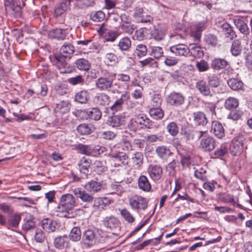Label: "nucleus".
Returning a JSON list of instances; mask_svg holds the SVG:
<instances>
[{"label": "nucleus", "mask_w": 252, "mask_h": 252, "mask_svg": "<svg viewBox=\"0 0 252 252\" xmlns=\"http://www.w3.org/2000/svg\"><path fill=\"white\" fill-rule=\"evenodd\" d=\"M75 205V199L73 195L69 193L63 194L56 209L57 215L66 218L75 217L77 215L76 211L74 210Z\"/></svg>", "instance_id": "obj_1"}, {"label": "nucleus", "mask_w": 252, "mask_h": 252, "mask_svg": "<svg viewBox=\"0 0 252 252\" xmlns=\"http://www.w3.org/2000/svg\"><path fill=\"white\" fill-rule=\"evenodd\" d=\"M76 149L80 154L94 157H98L106 151L103 146H92L79 144L76 146Z\"/></svg>", "instance_id": "obj_2"}, {"label": "nucleus", "mask_w": 252, "mask_h": 252, "mask_svg": "<svg viewBox=\"0 0 252 252\" xmlns=\"http://www.w3.org/2000/svg\"><path fill=\"white\" fill-rule=\"evenodd\" d=\"M153 122L143 114L137 116L135 119H131L130 124L128 125L130 129L135 130L137 128H151L153 126Z\"/></svg>", "instance_id": "obj_3"}, {"label": "nucleus", "mask_w": 252, "mask_h": 252, "mask_svg": "<svg viewBox=\"0 0 252 252\" xmlns=\"http://www.w3.org/2000/svg\"><path fill=\"white\" fill-rule=\"evenodd\" d=\"M116 74L112 73L108 76H104L95 81V88L100 91L109 90L112 88Z\"/></svg>", "instance_id": "obj_4"}, {"label": "nucleus", "mask_w": 252, "mask_h": 252, "mask_svg": "<svg viewBox=\"0 0 252 252\" xmlns=\"http://www.w3.org/2000/svg\"><path fill=\"white\" fill-rule=\"evenodd\" d=\"M129 204L131 208L135 210H145L148 206V201L141 196H134L129 199Z\"/></svg>", "instance_id": "obj_5"}, {"label": "nucleus", "mask_w": 252, "mask_h": 252, "mask_svg": "<svg viewBox=\"0 0 252 252\" xmlns=\"http://www.w3.org/2000/svg\"><path fill=\"white\" fill-rule=\"evenodd\" d=\"M128 157L123 152L118 151L110 155V159L114 166L118 167L128 164Z\"/></svg>", "instance_id": "obj_6"}, {"label": "nucleus", "mask_w": 252, "mask_h": 252, "mask_svg": "<svg viewBox=\"0 0 252 252\" xmlns=\"http://www.w3.org/2000/svg\"><path fill=\"white\" fill-rule=\"evenodd\" d=\"M244 137L242 135L236 136L232 141L230 146V151L233 156H237L243 150Z\"/></svg>", "instance_id": "obj_7"}, {"label": "nucleus", "mask_w": 252, "mask_h": 252, "mask_svg": "<svg viewBox=\"0 0 252 252\" xmlns=\"http://www.w3.org/2000/svg\"><path fill=\"white\" fill-rule=\"evenodd\" d=\"M147 172L155 182L161 180L163 176L162 168L158 164H150L147 168Z\"/></svg>", "instance_id": "obj_8"}, {"label": "nucleus", "mask_w": 252, "mask_h": 252, "mask_svg": "<svg viewBox=\"0 0 252 252\" xmlns=\"http://www.w3.org/2000/svg\"><path fill=\"white\" fill-rule=\"evenodd\" d=\"M57 66L61 73H71L73 68L65 61V59L60 56H54Z\"/></svg>", "instance_id": "obj_9"}, {"label": "nucleus", "mask_w": 252, "mask_h": 252, "mask_svg": "<svg viewBox=\"0 0 252 252\" xmlns=\"http://www.w3.org/2000/svg\"><path fill=\"white\" fill-rule=\"evenodd\" d=\"M125 116L122 114L113 115L109 116L106 121V124L112 127H118L125 123Z\"/></svg>", "instance_id": "obj_10"}, {"label": "nucleus", "mask_w": 252, "mask_h": 252, "mask_svg": "<svg viewBox=\"0 0 252 252\" xmlns=\"http://www.w3.org/2000/svg\"><path fill=\"white\" fill-rule=\"evenodd\" d=\"M216 140L212 136L204 137L200 142V147L205 152H210L214 149Z\"/></svg>", "instance_id": "obj_11"}, {"label": "nucleus", "mask_w": 252, "mask_h": 252, "mask_svg": "<svg viewBox=\"0 0 252 252\" xmlns=\"http://www.w3.org/2000/svg\"><path fill=\"white\" fill-rule=\"evenodd\" d=\"M47 35L49 38L59 41L64 40L66 36V30L56 28L47 31Z\"/></svg>", "instance_id": "obj_12"}, {"label": "nucleus", "mask_w": 252, "mask_h": 252, "mask_svg": "<svg viewBox=\"0 0 252 252\" xmlns=\"http://www.w3.org/2000/svg\"><path fill=\"white\" fill-rule=\"evenodd\" d=\"M82 241L88 246L94 244L96 241V233L94 230L88 229L83 234Z\"/></svg>", "instance_id": "obj_13"}, {"label": "nucleus", "mask_w": 252, "mask_h": 252, "mask_svg": "<svg viewBox=\"0 0 252 252\" xmlns=\"http://www.w3.org/2000/svg\"><path fill=\"white\" fill-rule=\"evenodd\" d=\"M166 100L170 105L177 106L184 103L185 98L182 94L173 92L168 95Z\"/></svg>", "instance_id": "obj_14"}, {"label": "nucleus", "mask_w": 252, "mask_h": 252, "mask_svg": "<svg viewBox=\"0 0 252 252\" xmlns=\"http://www.w3.org/2000/svg\"><path fill=\"white\" fill-rule=\"evenodd\" d=\"M170 51L177 56H186L189 53V48L184 44H178L170 47Z\"/></svg>", "instance_id": "obj_15"}, {"label": "nucleus", "mask_w": 252, "mask_h": 252, "mask_svg": "<svg viewBox=\"0 0 252 252\" xmlns=\"http://www.w3.org/2000/svg\"><path fill=\"white\" fill-rule=\"evenodd\" d=\"M74 52V46L69 43H65L62 46L60 49V53L55 54L54 56H60L65 59H70Z\"/></svg>", "instance_id": "obj_16"}, {"label": "nucleus", "mask_w": 252, "mask_h": 252, "mask_svg": "<svg viewBox=\"0 0 252 252\" xmlns=\"http://www.w3.org/2000/svg\"><path fill=\"white\" fill-rule=\"evenodd\" d=\"M166 34V29L159 25L155 26L151 32V37L155 40H162Z\"/></svg>", "instance_id": "obj_17"}, {"label": "nucleus", "mask_w": 252, "mask_h": 252, "mask_svg": "<svg viewBox=\"0 0 252 252\" xmlns=\"http://www.w3.org/2000/svg\"><path fill=\"white\" fill-rule=\"evenodd\" d=\"M102 187V182H99L94 180L88 182L84 186L86 190L92 193H96L100 191Z\"/></svg>", "instance_id": "obj_18"}, {"label": "nucleus", "mask_w": 252, "mask_h": 252, "mask_svg": "<svg viewBox=\"0 0 252 252\" xmlns=\"http://www.w3.org/2000/svg\"><path fill=\"white\" fill-rule=\"evenodd\" d=\"M156 153L160 158L165 161H167L168 158L173 155L169 148L163 145L158 146L156 149Z\"/></svg>", "instance_id": "obj_19"}, {"label": "nucleus", "mask_w": 252, "mask_h": 252, "mask_svg": "<svg viewBox=\"0 0 252 252\" xmlns=\"http://www.w3.org/2000/svg\"><path fill=\"white\" fill-rule=\"evenodd\" d=\"M91 161L90 159L82 158L78 163L80 172L84 174V177H87L90 171L89 169L91 166Z\"/></svg>", "instance_id": "obj_20"}, {"label": "nucleus", "mask_w": 252, "mask_h": 252, "mask_svg": "<svg viewBox=\"0 0 252 252\" xmlns=\"http://www.w3.org/2000/svg\"><path fill=\"white\" fill-rule=\"evenodd\" d=\"M18 0H5L4 6L7 12H15L17 13H20L21 7L19 5Z\"/></svg>", "instance_id": "obj_21"}, {"label": "nucleus", "mask_w": 252, "mask_h": 252, "mask_svg": "<svg viewBox=\"0 0 252 252\" xmlns=\"http://www.w3.org/2000/svg\"><path fill=\"white\" fill-rule=\"evenodd\" d=\"M138 186L144 192H149L151 189V185L148 178L145 175H141L138 179Z\"/></svg>", "instance_id": "obj_22"}, {"label": "nucleus", "mask_w": 252, "mask_h": 252, "mask_svg": "<svg viewBox=\"0 0 252 252\" xmlns=\"http://www.w3.org/2000/svg\"><path fill=\"white\" fill-rule=\"evenodd\" d=\"M228 65V62L224 59L215 58L211 64V67L215 70H220Z\"/></svg>", "instance_id": "obj_23"}, {"label": "nucleus", "mask_w": 252, "mask_h": 252, "mask_svg": "<svg viewBox=\"0 0 252 252\" xmlns=\"http://www.w3.org/2000/svg\"><path fill=\"white\" fill-rule=\"evenodd\" d=\"M194 123L199 126H205L208 123V120L205 114L201 111L194 112L192 114Z\"/></svg>", "instance_id": "obj_24"}, {"label": "nucleus", "mask_w": 252, "mask_h": 252, "mask_svg": "<svg viewBox=\"0 0 252 252\" xmlns=\"http://www.w3.org/2000/svg\"><path fill=\"white\" fill-rule=\"evenodd\" d=\"M227 83L233 91H239L244 90L243 82L238 78H230L227 80Z\"/></svg>", "instance_id": "obj_25"}, {"label": "nucleus", "mask_w": 252, "mask_h": 252, "mask_svg": "<svg viewBox=\"0 0 252 252\" xmlns=\"http://www.w3.org/2000/svg\"><path fill=\"white\" fill-rule=\"evenodd\" d=\"M211 131L219 138H221L224 136V129L221 124L218 121L212 122Z\"/></svg>", "instance_id": "obj_26"}, {"label": "nucleus", "mask_w": 252, "mask_h": 252, "mask_svg": "<svg viewBox=\"0 0 252 252\" xmlns=\"http://www.w3.org/2000/svg\"><path fill=\"white\" fill-rule=\"evenodd\" d=\"M74 193L77 197L84 202H91L94 199V196L87 193L86 190H82L79 188L75 189L74 190Z\"/></svg>", "instance_id": "obj_27"}, {"label": "nucleus", "mask_w": 252, "mask_h": 252, "mask_svg": "<svg viewBox=\"0 0 252 252\" xmlns=\"http://www.w3.org/2000/svg\"><path fill=\"white\" fill-rule=\"evenodd\" d=\"M104 225L110 229L113 230L117 228L119 225V221L115 217H106L103 220Z\"/></svg>", "instance_id": "obj_28"}, {"label": "nucleus", "mask_w": 252, "mask_h": 252, "mask_svg": "<svg viewBox=\"0 0 252 252\" xmlns=\"http://www.w3.org/2000/svg\"><path fill=\"white\" fill-rule=\"evenodd\" d=\"M41 226L45 231L54 232L56 230L57 223L52 219L46 218L42 220Z\"/></svg>", "instance_id": "obj_29"}, {"label": "nucleus", "mask_w": 252, "mask_h": 252, "mask_svg": "<svg viewBox=\"0 0 252 252\" xmlns=\"http://www.w3.org/2000/svg\"><path fill=\"white\" fill-rule=\"evenodd\" d=\"M127 98L128 97L126 93L123 94L121 98L117 99L111 106L107 108L106 110L109 109L112 111L113 113L122 110L123 108V104L124 101V99H127Z\"/></svg>", "instance_id": "obj_30"}, {"label": "nucleus", "mask_w": 252, "mask_h": 252, "mask_svg": "<svg viewBox=\"0 0 252 252\" xmlns=\"http://www.w3.org/2000/svg\"><path fill=\"white\" fill-rule=\"evenodd\" d=\"M94 100L97 105L105 106L109 103L110 97L104 93H100L94 97Z\"/></svg>", "instance_id": "obj_31"}, {"label": "nucleus", "mask_w": 252, "mask_h": 252, "mask_svg": "<svg viewBox=\"0 0 252 252\" xmlns=\"http://www.w3.org/2000/svg\"><path fill=\"white\" fill-rule=\"evenodd\" d=\"M221 28L225 37L231 40L236 37L237 35L229 24L225 23L222 25Z\"/></svg>", "instance_id": "obj_32"}, {"label": "nucleus", "mask_w": 252, "mask_h": 252, "mask_svg": "<svg viewBox=\"0 0 252 252\" xmlns=\"http://www.w3.org/2000/svg\"><path fill=\"white\" fill-rule=\"evenodd\" d=\"M190 55L195 58H201L204 55V51L202 48L196 44H190L189 47Z\"/></svg>", "instance_id": "obj_33"}, {"label": "nucleus", "mask_w": 252, "mask_h": 252, "mask_svg": "<svg viewBox=\"0 0 252 252\" xmlns=\"http://www.w3.org/2000/svg\"><path fill=\"white\" fill-rule=\"evenodd\" d=\"M196 88L200 94L205 96L211 95V91L206 82L204 80H200L196 83Z\"/></svg>", "instance_id": "obj_34"}, {"label": "nucleus", "mask_w": 252, "mask_h": 252, "mask_svg": "<svg viewBox=\"0 0 252 252\" xmlns=\"http://www.w3.org/2000/svg\"><path fill=\"white\" fill-rule=\"evenodd\" d=\"M89 99V93L86 90H81L76 93L74 100L81 104H86Z\"/></svg>", "instance_id": "obj_35"}, {"label": "nucleus", "mask_w": 252, "mask_h": 252, "mask_svg": "<svg viewBox=\"0 0 252 252\" xmlns=\"http://www.w3.org/2000/svg\"><path fill=\"white\" fill-rule=\"evenodd\" d=\"M69 8L67 2L64 0L57 4L54 9V15L56 17L60 16L61 15L66 12Z\"/></svg>", "instance_id": "obj_36"}, {"label": "nucleus", "mask_w": 252, "mask_h": 252, "mask_svg": "<svg viewBox=\"0 0 252 252\" xmlns=\"http://www.w3.org/2000/svg\"><path fill=\"white\" fill-rule=\"evenodd\" d=\"M131 46V41L127 36L122 38L118 44V47L121 51H128Z\"/></svg>", "instance_id": "obj_37"}, {"label": "nucleus", "mask_w": 252, "mask_h": 252, "mask_svg": "<svg viewBox=\"0 0 252 252\" xmlns=\"http://www.w3.org/2000/svg\"><path fill=\"white\" fill-rule=\"evenodd\" d=\"M70 108V104L67 100H63L57 104L55 110L57 112L62 114H65L69 112Z\"/></svg>", "instance_id": "obj_38"}, {"label": "nucleus", "mask_w": 252, "mask_h": 252, "mask_svg": "<svg viewBox=\"0 0 252 252\" xmlns=\"http://www.w3.org/2000/svg\"><path fill=\"white\" fill-rule=\"evenodd\" d=\"M234 23L239 31L244 35H248L250 33V30L245 22L240 19L234 20Z\"/></svg>", "instance_id": "obj_39"}, {"label": "nucleus", "mask_w": 252, "mask_h": 252, "mask_svg": "<svg viewBox=\"0 0 252 252\" xmlns=\"http://www.w3.org/2000/svg\"><path fill=\"white\" fill-rule=\"evenodd\" d=\"M205 133V131H185L183 134L184 138L185 139L186 141H189L194 139V137L196 136L197 139L201 138L203 134Z\"/></svg>", "instance_id": "obj_40"}, {"label": "nucleus", "mask_w": 252, "mask_h": 252, "mask_svg": "<svg viewBox=\"0 0 252 252\" xmlns=\"http://www.w3.org/2000/svg\"><path fill=\"white\" fill-rule=\"evenodd\" d=\"M239 104V100L233 97H229L225 100L224 104V107L229 110L236 109Z\"/></svg>", "instance_id": "obj_41"}, {"label": "nucleus", "mask_w": 252, "mask_h": 252, "mask_svg": "<svg viewBox=\"0 0 252 252\" xmlns=\"http://www.w3.org/2000/svg\"><path fill=\"white\" fill-rule=\"evenodd\" d=\"M75 64L76 67L80 70L88 71L90 69L91 66L89 61L84 58L77 60Z\"/></svg>", "instance_id": "obj_42"}, {"label": "nucleus", "mask_w": 252, "mask_h": 252, "mask_svg": "<svg viewBox=\"0 0 252 252\" xmlns=\"http://www.w3.org/2000/svg\"><path fill=\"white\" fill-rule=\"evenodd\" d=\"M241 41L239 39L234 40L232 43L230 52L234 56H238L242 51Z\"/></svg>", "instance_id": "obj_43"}, {"label": "nucleus", "mask_w": 252, "mask_h": 252, "mask_svg": "<svg viewBox=\"0 0 252 252\" xmlns=\"http://www.w3.org/2000/svg\"><path fill=\"white\" fill-rule=\"evenodd\" d=\"M111 203L110 200L107 197H99L95 199L93 206L96 208L103 209Z\"/></svg>", "instance_id": "obj_44"}, {"label": "nucleus", "mask_w": 252, "mask_h": 252, "mask_svg": "<svg viewBox=\"0 0 252 252\" xmlns=\"http://www.w3.org/2000/svg\"><path fill=\"white\" fill-rule=\"evenodd\" d=\"M67 237L66 236H59L54 240V246L56 248L63 249L67 246Z\"/></svg>", "instance_id": "obj_45"}, {"label": "nucleus", "mask_w": 252, "mask_h": 252, "mask_svg": "<svg viewBox=\"0 0 252 252\" xmlns=\"http://www.w3.org/2000/svg\"><path fill=\"white\" fill-rule=\"evenodd\" d=\"M151 117L156 120L161 119L164 116L163 111L159 107H153L149 110Z\"/></svg>", "instance_id": "obj_46"}, {"label": "nucleus", "mask_w": 252, "mask_h": 252, "mask_svg": "<svg viewBox=\"0 0 252 252\" xmlns=\"http://www.w3.org/2000/svg\"><path fill=\"white\" fill-rule=\"evenodd\" d=\"M89 118L95 121H98L100 119L102 113L100 109L97 107L92 108L87 112Z\"/></svg>", "instance_id": "obj_47"}, {"label": "nucleus", "mask_w": 252, "mask_h": 252, "mask_svg": "<svg viewBox=\"0 0 252 252\" xmlns=\"http://www.w3.org/2000/svg\"><path fill=\"white\" fill-rule=\"evenodd\" d=\"M94 171L97 174H101L107 170V167L100 160H95L94 163Z\"/></svg>", "instance_id": "obj_48"}, {"label": "nucleus", "mask_w": 252, "mask_h": 252, "mask_svg": "<svg viewBox=\"0 0 252 252\" xmlns=\"http://www.w3.org/2000/svg\"><path fill=\"white\" fill-rule=\"evenodd\" d=\"M69 238L73 241L76 242L80 240L81 238V232L79 227H74L72 228L70 234Z\"/></svg>", "instance_id": "obj_49"}, {"label": "nucleus", "mask_w": 252, "mask_h": 252, "mask_svg": "<svg viewBox=\"0 0 252 252\" xmlns=\"http://www.w3.org/2000/svg\"><path fill=\"white\" fill-rule=\"evenodd\" d=\"M77 131L82 135H88L92 133V127L90 125L82 124L78 126Z\"/></svg>", "instance_id": "obj_50"}, {"label": "nucleus", "mask_w": 252, "mask_h": 252, "mask_svg": "<svg viewBox=\"0 0 252 252\" xmlns=\"http://www.w3.org/2000/svg\"><path fill=\"white\" fill-rule=\"evenodd\" d=\"M228 151V147L225 144H222L217 148L214 153V155L216 158H219L224 156Z\"/></svg>", "instance_id": "obj_51"}, {"label": "nucleus", "mask_w": 252, "mask_h": 252, "mask_svg": "<svg viewBox=\"0 0 252 252\" xmlns=\"http://www.w3.org/2000/svg\"><path fill=\"white\" fill-rule=\"evenodd\" d=\"M105 17L104 13L101 10L92 13L90 15V19L96 22L102 21Z\"/></svg>", "instance_id": "obj_52"}, {"label": "nucleus", "mask_w": 252, "mask_h": 252, "mask_svg": "<svg viewBox=\"0 0 252 252\" xmlns=\"http://www.w3.org/2000/svg\"><path fill=\"white\" fill-rule=\"evenodd\" d=\"M148 49L147 46L143 44H138L135 50V54L139 58L145 56L147 55Z\"/></svg>", "instance_id": "obj_53"}, {"label": "nucleus", "mask_w": 252, "mask_h": 252, "mask_svg": "<svg viewBox=\"0 0 252 252\" xmlns=\"http://www.w3.org/2000/svg\"><path fill=\"white\" fill-rule=\"evenodd\" d=\"M120 28L123 32L129 34H131L136 29V26L131 23L121 24Z\"/></svg>", "instance_id": "obj_54"}, {"label": "nucleus", "mask_w": 252, "mask_h": 252, "mask_svg": "<svg viewBox=\"0 0 252 252\" xmlns=\"http://www.w3.org/2000/svg\"><path fill=\"white\" fill-rule=\"evenodd\" d=\"M168 133L172 136H175L179 132V128L177 124L174 122L169 123L166 126Z\"/></svg>", "instance_id": "obj_55"}, {"label": "nucleus", "mask_w": 252, "mask_h": 252, "mask_svg": "<svg viewBox=\"0 0 252 252\" xmlns=\"http://www.w3.org/2000/svg\"><path fill=\"white\" fill-rule=\"evenodd\" d=\"M150 48L151 49L150 55L153 56L155 59H158L163 56V52L161 47L158 46H151Z\"/></svg>", "instance_id": "obj_56"}, {"label": "nucleus", "mask_w": 252, "mask_h": 252, "mask_svg": "<svg viewBox=\"0 0 252 252\" xmlns=\"http://www.w3.org/2000/svg\"><path fill=\"white\" fill-rule=\"evenodd\" d=\"M133 162L138 167H140L143 162V155L141 152H136L132 158Z\"/></svg>", "instance_id": "obj_57"}, {"label": "nucleus", "mask_w": 252, "mask_h": 252, "mask_svg": "<svg viewBox=\"0 0 252 252\" xmlns=\"http://www.w3.org/2000/svg\"><path fill=\"white\" fill-rule=\"evenodd\" d=\"M178 161L177 159H173L166 166V170L169 172L170 176H174L176 173L175 168L177 166Z\"/></svg>", "instance_id": "obj_58"}, {"label": "nucleus", "mask_w": 252, "mask_h": 252, "mask_svg": "<svg viewBox=\"0 0 252 252\" xmlns=\"http://www.w3.org/2000/svg\"><path fill=\"white\" fill-rule=\"evenodd\" d=\"M120 34L117 31H109L105 34V40L107 41L114 42Z\"/></svg>", "instance_id": "obj_59"}, {"label": "nucleus", "mask_w": 252, "mask_h": 252, "mask_svg": "<svg viewBox=\"0 0 252 252\" xmlns=\"http://www.w3.org/2000/svg\"><path fill=\"white\" fill-rule=\"evenodd\" d=\"M20 220V216L18 214H14L9 217L8 223L12 227L16 228L18 226Z\"/></svg>", "instance_id": "obj_60"}, {"label": "nucleus", "mask_w": 252, "mask_h": 252, "mask_svg": "<svg viewBox=\"0 0 252 252\" xmlns=\"http://www.w3.org/2000/svg\"><path fill=\"white\" fill-rule=\"evenodd\" d=\"M162 98L160 94H155L151 100V105L153 107H159L162 103Z\"/></svg>", "instance_id": "obj_61"}, {"label": "nucleus", "mask_w": 252, "mask_h": 252, "mask_svg": "<svg viewBox=\"0 0 252 252\" xmlns=\"http://www.w3.org/2000/svg\"><path fill=\"white\" fill-rule=\"evenodd\" d=\"M243 115V112L240 110H232L228 115V118L233 120L237 121L240 119Z\"/></svg>", "instance_id": "obj_62"}, {"label": "nucleus", "mask_w": 252, "mask_h": 252, "mask_svg": "<svg viewBox=\"0 0 252 252\" xmlns=\"http://www.w3.org/2000/svg\"><path fill=\"white\" fill-rule=\"evenodd\" d=\"M121 215L125 220L129 223H132L135 220L134 218L126 209H124L121 210Z\"/></svg>", "instance_id": "obj_63"}, {"label": "nucleus", "mask_w": 252, "mask_h": 252, "mask_svg": "<svg viewBox=\"0 0 252 252\" xmlns=\"http://www.w3.org/2000/svg\"><path fill=\"white\" fill-rule=\"evenodd\" d=\"M207 80L209 86L213 88H217L220 85V79L217 76H209Z\"/></svg>", "instance_id": "obj_64"}]
</instances>
